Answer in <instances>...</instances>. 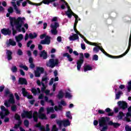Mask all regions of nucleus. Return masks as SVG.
I'll return each mask as SVG.
<instances>
[{
  "mask_svg": "<svg viewBox=\"0 0 131 131\" xmlns=\"http://www.w3.org/2000/svg\"><path fill=\"white\" fill-rule=\"evenodd\" d=\"M14 10H15V11H16V14H21V11L20 10H19L17 7H15L14 8Z\"/></svg>",
  "mask_w": 131,
  "mask_h": 131,
  "instance_id": "nucleus-55",
  "label": "nucleus"
},
{
  "mask_svg": "<svg viewBox=\"0 0 131 131\" xmlns=\"http://www.w3.org/2000/svg\"><path fill=\"white\" fill-rule=\"evenodd\" d=\"M4 112H5V114H4L3 112H0L1 119H4L6 116H8V115L10 114V111H9L8 109L5 111Z\"/></svg>",
  "mask_w": 131,
  "mask_h": 131,
  "instance_id": "nucleus-15",
  "label": "nucleus"
},
{
  "mask_svg": "<svg viewBox=\"0 0 131 131\" xmlns=\"http://www.w3.org/2000/svg\"><path fill=\"white\" fill-rule=\"evenodd\" d=\"M24 124L26 127H28L29 126V121L28 120H25L24 121Z\"/></svg>",
  "mask_w": 131,
  "mask_h": 131,
  "instance_id": "nucleus-39",
  "label": "nucleus"
},
{
  "mask_svg": "<svg viewBox=\"0 0 131 131\" xmlns=\"http://www.w3.org/2000/svg\"><path fill=\"white\" fill-rule=\"evenodd\" d=\"M63 57H67L69 62H72V61H73V58L71 57V55L68 53H63Z\"/></svg>",
  "mask_w": 131,
  "mask_h": 131,
  "instance_id": "nucleus-18",
  "label": "nucleus"
},
{
  "mask_svg": "<svg viewBox=\"0 0 131 131\" xmlns=\"http://www.w3.org/2000/svg\"><path fill=\"white\" fill-rule=\"evenodd\" d=\"M62 109L63 106H62V105L60 104H59L58 106L56 105L54 106V110L55 111H58V110H59V111H62Z\"/></svg>",
  "mask_w": 131,
  "mask_h": 131,
  "instance_id": "nucleus-30",
  "label": "nucleus"
},
{
  "mask_svg": "<svg viewBox=\"0 0 131 131\" xmlns=\"http://www.w3.org/2000/svg\"><path fill=\"white\" fill-rule=\"evenodd\" d=\"M18 83L19 84H21V85H23V84H25V85H27L28 84L27 80L26 78L22 77L19 78Z\"/></svg>",
  "mask_w": 131,
  "mask_h": 131,
  "instance_id": "nucleus-13",
  "label": "nucleus"
},
{
  "mask_svg": "<svg viewBox=\"0 0 131 131\" xmlns=\"http://www.w3.org/2000/svg\"><path fill=\"white\" fill-rule=\"evenodd\" d=\"M100 50L103 53V54L105 55V56L108 57V58H111L112 59H118L119 58L118 56H115L108 54L107 52H106V51H105V50L103 49L102 46H100Z\"/></svg>",
  "mask_w": 131,
  "mask_h": 131,
  "instance_id": "nucleus-11",
  "label": "nucleus"
},
{
  "mask_svg": "<svg viewBox=\"0 0 131 131\" xmlns=\"http://www.w3.org/2000/svg\"><path fill=\"white\" fill-rule=\"evenodd\" d=\"M121 95H122V92L119 91L117 94H116V100H118L120 98V97L121 96Z\"/></svg>",
  "mask_w": 131,
  "mask_h": 131,
  "instance_id": "nucleus-33",
  "label": "nucleus"
},
{
  "mask_svg": "<svg viewBox=\"0 0 131 131\" xmlns=\"http://www.w3.org/2000/svg\"><path fill=\"white\" fill-rule=\"evenodd\" d=\"M79 38V37L77 33L73 34V35L70 36L69 37L70 40H76V39H78Z\"/></svg>",
  "mask_w": 131,
  "mask_h": 131,
  "instance_id": "nucleus-21",
  "label": "nucleus"
},
{
  "mask_svg": "<svg viewBox=\"0 0 131 131\" xmlns=\"http://www.w3.org/2000/svg\"><path fill=\"white\" fill-rule=\"evenodd\" d=\"M14 118L15 120H21V116L19 115L18 114H15L14 116Z\"/></svg>",
  "mask_w": 131,
  "mask_h": 131,
  "instance_id": "nucleus-38",
  "label": "nucleus"
},
{
  "mask_svg": "<svg viewBox=\"0 0 131 131\" xmlns=\"http://www.w3.org/2000/svg\"><path fill=\"white\" fill-rule=\"evenodd\" d=\"M23 112L24 113H22L21 114V116L22 118H25V117H26L29 119H32V116H33V115H32V113L33 112L32 111H24Z\"/></svg>",
  "mask_w": 131,
  "mask_h": 131,
  "instance_id": "nucleus-8",
  "label": "nucleus"
},
{
  "mask_svg": "<svg viewBox=\"0 0 131 131\" xmlns=\"http://www.w3.org/2000/svg\"><path fill=\"white\" fill-rule=\"evenodd\" d=\"M129 49L127 48V49L126 50V51L122 55H120V56H117V57H119L118 58H121L122 57H124V56H125V55H126V54H127V53H128V52H129Z\"/></svg>",
  "mask_w": 131,
  "mask_h": 131,
  "instance_id": "nucleus-36",
  "label": "nucleus"
},
{
  "mask_svg": "<svg viewBox=\"0 0 131 131\" xmlns=\"http://www.w3.org/2000/svg\"><path fill=\"white\" fill-rule=\"evenodd\" d=\"M81 48L82 50H85V45L84 43H81Z\"/></svg>",
  "mask_w": 131,
  "mask_h": 131,
  "instance_id": "nucleus-64",
  "label": "nucleus"
},
{
  "mask_svg": "<svg viewBox=\"0 0 131 131\" xmlns=\"http://www.w3.org/2000/svg\"><path fill=\"white\" fill-rule=\"evenodd\" d=\"M45 111V108L43 107H41L39 110L38 113H42Z\"/></svg>",
  "mask_w": 131,
  "mask_h": 131,
  "instance_id": "nucleus-57",
  "label": "nucleus"
},
{
  "mask_svg": "<svg viewBox=\"0 0 131 131\" xmlns=\"http://www.w3.org/2000/svg\"><path fill=\"white\" fill-rule=\"evenodd\" d=\"M77 23H78V19H76L75 20V23L74 24V30L76 33L78 34V31L76 29V26H77Z\"/></svg>",
  "mask_w": 131,
  "mask_h": 131,
  "instance_id": "nucleus-28",
  "label": "nucleus"
},
{
  "mask_svg": "<svg viewBox=\"0 0 131 131\" xmlns=\"http://www.w3.org/2000/svg\"><path fill=\"white\" fill-rule=\"evenodd\" d=\"M60 104L62 105V106H66L67 105V103H66V102H65V101L62 100L60 101Z\"/></svg>",
  "mask_w": 131,
  "mask_h": 131,
  "instance_id": "nucleus-54",
  "label": "nucleus"
},
{
  "mask_svg": "<svg viewBox=\"0 0 131 131\" xmlns=\"http://www.w3.org/2000/svg\"><path fill=\"white\" fill-rule=\"evenodd\" d=\"M1 109L2 112H5V111L8 110V108H6V107L4 105L1 106Z\"/></svg>",
  "mask_w": 131,
  "mask_h": 131,
  "instance_id": "nucleus-51",
  "label": "nucleus"
},
{
  "mask_svg": "<svg viewBox=\"0 0 131 131\" xmlns=\"http://www.w3.org/2000/svg\"><path fill=\"white\" fill-rule=\"evenodd\" d=\"M9 45L10 46H12V47H15L16 46V41H14V40L12 39H9Z\"/></svg>",
  "mask_w": 131,
  "mask_h": 131,
  "instance_id": "nucleus-31",
  "label": "nucleus"
},
{
  "mask_svg": "<svg viewBox=\"0 0 131 131\" xmlns=\"http://www.w3.org/2000/svg\"><path fill=\"white\" fill-rule=\"evenodd\" d=\"M22 94L23 97H27L29 95L28 92L26 91V89L25 88L21 89Z\"/></svg>",
  "mask_w": 131,
  "mask_h": 131,
  "instance_id": "nucleus-26",
  "label": "nucleus"
},
{
  "mask_svg": "<svg viewBox=\"0 0 131 131\" xmlns=\"http://www.w3.org/2000/svg\"><path fill=\"white\" fill-rule=\"evenodd\" d=\"M29 36L30 39H33L34 38H36V37L37 36V34L35 32H34L33 33H30L29 34Z\"/></svg>",
  "mask_w": 131,
  "mask_h": 131,
  "instance_id": "nucleus-23",
  "label": "nucleus"
},
{
  "mask_svg": "<svg viewBox=\"0 0 131 131\" xmlns=\"http://www.w3.org/2000/svg\"><path fill=\"white\" fill-rule=\"evenodd\" d=\"M71 14L72 16H74V17L75 18V20H76V19H78V20L80 21V18L78 17V15L75 14V13H74L73 12H72Z\"/></svg>",
  "mask_w": 131,
  "mask_h": 131,
  "instance_id": "nucleus-47",
  "label": "nucleus"
},
{
  "mask_svg": "<svg viewBox=\"0 0 131 131\" xmlns=\"http://www.w3.org/2000/svg\"><path fill=\"white\" fill-rule=\"evenodd\" d=\"M4 90H5V85L0 86V93L4 92Z\"/></svg>",
  "mask_w": 131,
  "mask_h": 131,
  "instance_id": "nucleus-63",
  "label": "nucleus"
},
{
  "mask_svg": "<svg viewBox=\"0 0 131 131\" xmlns=\"http://www.w3.org/2000/svg\"><path fill=\"white\" fill-rule=\"evenodd\" d=\"M13 52L10 50H6V56L8 61H11L13 59Z\"/></svg>",
  "mask_w": 131,
  "mask_h": 131,
  "instance_id": "nucleus-14",
  "label": "nucleus"
},
{
  "mask_svg": "<svg viewBox=\"0 0 131 131\" xmlns=\"http://www.w3.org/2000/svg\"><path fill=\"white\" fill-rule=\"evenodd\" d=\"M99 126L102 127L100 131H106L108 129V125L114 126L115 128H117L120 126V124L118 123H114L112 121H110V118L108 117H102L98 120Z\"/></svg>",
  "mask_w": 131,
  "mask_h": 131,
  "instance_id": "nucleus-2",
  "label": "nucleus"
},
{
  "mask_svg": "<svg viewBox=\"0 0 131 131\" xmlns=\"http://www.w3.org/2000/svg\"><path fill=\"white\" fill-rule=\"evenodd\" d=\"M125 130L126 131H131V127H129L128 125L125 126Z\"/></svg>",
  "mask_w": 131,
  "mask_h": 131,
  "instance_id": "nucleus-52",
  "label": "nucleus"
},
{
  "mask_svg": "<svg viewBox=\"0 0 131 131\" xmlns=\"http://www.w3.org/2000/svg\"><path fill=\"white\" fill-rule=\"evenodd\" d=\"M32 118L35 122H37V121H38V113H37V112L35 111L33 113Z\"/></svg>",
  "mask_w": 131,
  "mask_h": 131,
  "instance_id": "nucleus-20",
  "label": "nucleus"
},
{
  "mask_svg": "<svg viewBox=\"0 0 131 131\" xmlns=\"http://www.w3.org/2000/svg\"><path fill=\"white\" fill-rule=\"evenodd\" d=\"M23 34H19L18 36H15V39L17 42H19L20 41V40H22L23 39Z\"/></svg>",
  "mask_w": 131,
  "mask_h": 131,
  "instance_id": "nucleus-22",
  "label": "nucleus"
},
{
  "mask_svg": "<svg viewBox=\"0 0 131 131\" xmlns=\"http://www.w3.org/2000/svg\"><path fill=\"white\" fill-rule=\"evenodd\" d=\"M29 63H33V58L32 57H30L29 58Z\"/></svg>",
  "mask_w": 131,
  "mask_h": 131,
  "instance_id": "nucleus-62",
  "label": "nucleus"
},
{
  "mask_svg": "<svg viewBox=\"0 0 131 131\" xmlns=\"http://www.w3.org/2000/svg\"><path fill=\"white\" fill-rule=\"evenodd\" d=\"M14 96L17 101H19V100H20V97L19 96V95H18V93H15Z\"/></svg>",
  "mask_w": 131,
  "mask_h": 131,
  "instance_id": "nucleus-53",
  "label": "nucleus"
},
{
  "mask_svg": "<svg viewBox=\"0 0 131 131\" xmlns=\"http://www.w3.org/2000/svg\"><path fill=\"white\" fill-rule=\"evenodd\" d=\"M9 95V99L8 100V102L6 101L4 103L5 106L7 107H9V103L10 104H15V99H14V94H11V92H10V90L9 89H7L5 90V92L4 94L5 97H8Z\"/></svg>",
  "mask_w": 131,
  "mask_h": 131,
  "instance_id": "nucleus-3",
  "label": "nucleus"
},
{
  "mask_svg": "<svg viewBox=\"0 0 131 131\" xmlns=\"http://www.w3.org/2000/svg\"><path fill=\"white\" fill-rule=\"evenodd\" d=\"M118 105L120 109H122V110L127 109V103L125 101H119L118 102Z\"/></svg>",
  "mask_w": 131,
  "mask_h": 131,
  "instance_id": "nucleus-10",
  "label": "nucleus"
},
{
  "mask_svg": "<svg viewBox=\"0 0 131 131\" xmlns=\"http://www.w3.org/2000/svg\"><path fill=\"white\" fill-rule=\"evenodd\" d=\"M57 86V83H54L53 85V92H56V87Z\"/></svg>",
  "mask_w": 131,
  "mask_h": 131,
  "instance_id": "nucleus-59",
  "label": "nucleus"
},
{
  "mask_svg": "<svg viewBox=\"0 0 131 131\" xmlns=\"http://www.w3.org/2000/svg\"><path fill=\"white\" fill-rule=\"evenodd\" d=\"M31 92L33 94V95H34V96H36V95H37V90H36L34 88H32Z\"/></svg>",
  "mask_w": 131,
  "mask_h": 131,
  "instance_id": "nucleus-35",
  "label": "nucleus"
},
{
  "mask_svg": "<svg viewBox=\"0 0 131 131\" xmlns=\"http://www.w3.org/2000/svg\"><path fill=\"white\" fill-rule=\"evenodd\" d=\"M56 123L58 124L59 126H62V124H63V120H57Z\"/></svg>",
  "mask_w": 131,
  "mask_h": 131,
  "instance_id": "nucleus-48",
  "label": "nucleus"
},
{
  "mask_svg": "<svg viewBox=\"0 0 131 131\" xmlns=\"http://www.w3.org/2000/svg\"><path fill=\"white\" fill-rule=\"evenodd\" d=\"M59 25L57 22H55L54 25L51 24L50 26L51 28V32L52 34L53 35H57L58 34V30H57V28L59 27Z\"/></svg>",
  "mask_w": 131,
  "mask_h": 131,
  "instance_id": "nucleus-7",
  "label": "nucleus"
},
{
  "mask_svg": "<svg viewBox=\"0 0 131 131\" xmlns=\"http://www.w3.org/2000/svg\"><path fill=\"white\" fill-rule=\"evenodd\" d=\"M105 112L107 114L108 116H113V114H114V112H111L112 110L110 109V108L107 107L105 110Z\"/></svg>",
  "mask_w": 131,
  "mask_h": 131,
  "instance_id": "nucleus-24",
  "label": "nucleus"
},
{
  "mask_svg": "<svg viewBox=\"0 0 131 131\" xmlns=\"http://www.w3.org/2000/svg\"><path fill=\"white\" fill-rule=\"evenodd\" d=\"M72 96L69 92H66L65 95V98L67 99L68 98L69 99H70V98H72Z\"/></svg>",
  "mask_w": 131,
  "mask_h": 131,
  "instance_id": "nucleus-42",
  "label": "nucleus"
},
{
  "mask_svg": "<svg viewBox=\"0 0 131 131\" xmlns=\"http://www.w3.org/2000/svg\"><path fill=\"white\" fill-rule=\"evenodd\" d=\"M8 12L9 14H13L14 13V9L12 7H10L8 9Z\"/></svg>",
  "mask_w": 131,
  "mask_h": 131,
  "instance_id": "nucleus-41",
  "label": "nucleus"
},
{
  "mask_svg": "<svg viewBox=\"0 0 131 131\" xmlns=\"http://www.w3.org/2000/svg\"><path fill=\"white\" fill-rule=\"evenodd\" d=\"M47 114H49V113H54L55 112V111L54 110V107H48L47 108Z\"/></svg>",
  "mask_w": 131,
  "mask_h": 131,
  "instance_id": "nucleus-32",
  "label": "nucleus"
},
{
  "mask_svg": "<svg viewBox=\"0 0 131 131\" xmlns=\"http://www.w3.org/2000/svg\"><path fill=\"white\" fill-rule=\"evenodd\" d=\"M18 70V69L17 68V67L16 66H14L11 68V71H12V72H13V73H16V72H17Z\"/></svg>",
  "mask_w": 131,
  "mask_h": 131,
  "instance_id": "nucleus-46",
  "label": "nucleus"
},
{
  "mask_svg": "<svg viewBox=\"0 0 131 131\" xmlns=\"http://www.w3.org/2000/svg\"><path fill=\"white\" fill-rule=\"evenodd\" d=\"M17 55H18V56L23 55V51H22L20 49H18L17 51Z\"/></svg>",
  "mask_w": 131,
  "mask_h": 131,
  "instance_id": "nucleus-40",
  "label": "nucleus"
},
{
  "mask_svg": "<svg viewBox=\"0 0 131 131\" xmlns=\"http://www.w3.org/2000/svg\"><path fill=\"white\" fill-rule=\"evenodd\" d=\"M118 118L120 119H122V117H123V112H120L119 113V115L118 116Z\"/></svg>",
  "mask_w": 131,
  "mask_h": 131,
  "instance_id": "nucleus-49",
  "label": "nucleus"
},
{
  "mask_svg": "<svg viewBox=\"0 0 131 131\" xmlns=\"http://www.w3.org/2000/svg\"><path fill=\"white\" fill-rule=\"evenodd\" d=\"M40 57L41 58L42 57L43 60L48 59V53L46 52V50H43L42 51H41V53L40 54Z\"/></svg>",
  "mask_w": 131,
  "mask_h": 131,
  "instance_id": "nucleus-17",
  "label": "nucleus"
},
{
  "mask_svg": "<svg viewBox=\"0 0 131 131\" xmlns=\"http://www.w3.org/2000/svg\"><path fill=\"white\" fill-rule=\"evenodd\" d=\"M10 26L12 27V34L15 36L17 34V31L18 32H21V28L22 25L24 24V20L25 17H19L17 19L15 17H9Z\"/></svg>",
  "mask_w": 131,
  "mask_h": 131,
  "instance_id": "nucleus-1",
  "label": "nucleus"
},
{
  "mask_svg": "<svg viewBox=\"0 0 131 131\" xmlns=\"http://www.w3.org/2000/svg\"><path fill=\"white\" fill-rule=\"evenodd\" d=\"M32 43V40H30L27 43V48H29L30 47V45Z\"/></svg>",
  "mask_w": 131,
  "mask_h": 131,
  "instance_id": "nucleus-58",
  "label": "nucleus"
},
{
  "mask_svg": "<svg viewBox=\"0 0 131 131\" xmlns=\"http://www.w3.org/2000/svg\"><path fill=\"white\" fill-rule=\"evenodd\" d=\"M84 62V56L83 53H80L79 60L77 61V69L78 71H80V69L81 68V66L83 64Z\"/></svg>",
  "mask_w": 131,
  "mask_h": 131,
  "instance_id": "nucleus-6",
  "label": "nucleus"
},
{
  "mask_svg": "<svg viewBox=\"0 0 131 131\" xmlns=\"http://www.w3.org/2000/svg\"><path fill=\"white\" fill-rule=\"evenodd\" d=\"M63 97H64V93L63 92V91L60 90L58 92V94L57 95V97L58 99H62L63 98Z\"/></svg>",
  "mask_w": 131,
  "mask_h": 131,
  "instance_id": "nucleus-27",
  "label": "nucleus"
},
{
  "mask_svg": "<svg viewBox=\"0 0 131 131\" xmlns=\"http://www.w3.org/2000/svg\"><path fill=\"white\" fill-rule=\"evenodd\" d=\"M63 126L66 127V126H69L70 125V121L68 119L63 120Z\"/></svg>",
  "mask_w": 131,
  "mask_h": 131,
  "instance_id": "nucleus-29",
  "label": "nucleus"
},
{
  "mask_svg": "<svg viewBox=\"0 0 131 131\" xmlns=\"http://www.w3.org/2000/svg\"><path fill=\"white\" fill-rule=\"evenodd\" d=\"M127 91L129 93L131 91V81L128 82V86L127 87Z\"/></svg>",
  "mask_w": 131,
  "mask_h": 131,
  "instance_id": "nucleus-44",
  "label": "nucleus"
},
{
  "mask_svg": "<svg viewBox=\"0 0 131 131\" xmlns=\"http://www.w3.org/2000/svg\"><path fill=\"white\" fill-rule=\"evenodd\" d=\"M93 70V68L90 65H86L84 67V71L86 72V71H90Z\"/></svg>",
  "mask_w": 131,
  "mask_h": 131,
  "instance_id": "nucleus-25",
  "label": "nucleus"
},
{
  "mask_svg": "<svg viewBox=\"0 0 131 131\" xmlns=\"http://www.w3.org/2000/svg\"><path fill=\"white\" fill-rule=\"evenodd\" d=\"M51 59H50L49 62L46 63V66L50 67V68H54L56 66H58V64H60L59 59L58 58L55 59V55H51Z\"/></svg>",
  "mask_w": 131,
  "mask_h": 131,
  "instance_id": "nucleus-4",
  "label": "nucleus"
},
{
  "mask_svg": "<svg viewBox=\"0 0 131 131\" xmlns=\"http://www.w3.org/2000/svg\"><path fill=\"white\" fill-rule=\"evenodd\" d=\"M53 83H54V79L52 78L49 82V85H53Z\"/></svg>",
  "mask_w": 131,
  "mask_h": 131,
  "instance_id": "nucleus-60",
  "label": "nucleus"
},
{
  "mask_svg": "<svg viewBox=\"0 0 131 131\" xmlns=\"http://www.w3.org/2000/svg\"><path fill=\"white\" fill-rule=\"evenodd\" d=\"M20 68H23L24 69V70H26V71H28V67L26 66H24L23 64H21L19 66Z\"/></svg>",
  "mask_w": 131,
  "mask_h": 131,
  "instance_id": "nucleus-43",
  "label": "nucleus"
},
{
  "mask_svg": "<svg viewBox=\"0 0 131 131\" xmlns=\"http://www.w3.org/2000/svg\"><path fill=\"white\" fill-rule=\"evenodd\" d=\"M92 60L93 61H98V60H99V56L96 54L94 55Z\"/></svg>",
  "mask_w": 131,
  "mask_h": 131,
  "instance_id": "nucleus-45",
  "label": "nucleus"
},
{
  "mask_svg": "<svg viewBox=\"0 0 131 131\" xmlns=\"http://www.w3.org/2000/svg\"><path fill=\"white\" fill-rule=\"evenodd\" d=\"M66 117H67L68 118H69V119H72V116H71L70 111L67 112Z\"/></svg>",
  "mask_w": 131,
  "mask_h": 131,
  "instance_id": "nucleus-37",
  "label": "nucleus"
},
{
  "mask_svg": "<svg viewBox=\"0 0 131 131\" xmlns=\"http://www.w3.org/2000/svg\"><path fill=\"white\" fill-rule=\"evenodd\" d=\"M84 56L85 57V58H86V59H89V58H90V53H84Z\"/></svg>",
  "mask_w": 131,
  "mask_h": 131,
  "instance_id": "nucleus-56",
  "label": "nucleus"
},
{
  "mask_svg": "<svg viewBox=\"0 0 131 131\" xmlns=\"http://www.w3.org/2000/svg\"><path fill=\"white\" fill-rule=\"evenodd\" d=\"M38 118L41 120H47L48 119V117L43 113H38Z\"/></svg>",
  "mask_w": 131,
  "mask_h": 131,
  "instance_id": "nucleus-19",
  "label": "nucleus"
},
{
  "mask_svg": "<svg viewBox=\"0 0 131 131\" xmlns=\"http://www.w3.org/2000/svg\"><path fill=\"white\" fill-rule=\"evenodd\" d=\"M101 46H97L95 47H94L93 48V52H94V53H99V51H100V49Z\"/></svg>",
  "mask_w": 131,
  "mask_h": 131,
  "instance_id": "nucleus-34",
  "label": "nucleus"
},
{
  "mask_svg": "<svg viewBox=\"0 0 131 131\" xmlns=\"http://www.w3.org/2000/svg\"><path fill=\"white\" fill-rule=\"evenodd\" d=\"M1 33L4 35H11L12 31L10 30V29H3L1 30Z\"/></svg>",
  "mask_w": 131,
  "mask_h": 131,
  "instance_id": "nucleus-12",
  "label": "nucleus"
},
{
  "mask_svg": "<svg viewBox=\"0 0 131 131\" xmlns=\"http://www.w3.org/2000/svg\"><path fill=\"white\" fill-rule=\"evenodd\" d=\"M40 39H43L45 38L44 40H41L40 42V45H50L51 43V37L47 36L46 34L40 35Z\"/></svg>",
  "mask_w": 131,
  "mask_h": 131,
  "instance_id": "nucleus-5",
  "label": "nucleus"
},
{
  "mask_svg": "<svg viewBox=\"0 0 131 131\" xmlns=\"http://www.w3.org/2000/svg\"><path fill=\"white\" fill-rule=\"evenodd\" d=\"M68 8L67 11L66 12V15L68 16V18H71L72 17V10H71V9L70 8V6H67Z\"/></svg>",
  "mask_w": 131,
  "mask_h": 131,
  "instance_id": "nucleus-16",
  "label": "nucleus"
},
{
  "mask_svg": "<svg viewBox=\"0 0 131 131\" xmlns=\"http://www.w3.org/2000/svg\"><path fill=\"white\" fill-rule=\"evenodd\" d=\"M52 130H53V131H57L58 130V128H57V126L56 125H53V129Z\"/></svg>",
  "mask_w": 131,
  "mask_h": 131,
  "instance_id": "nucleus-61",
  "label": "nucleus"
},
{
  "mask_svg": "<svg viewBox=\"0 0 131 131\" xmlns=\"http://www.w3.org/2000/svg\"><path fill=\"white\" fill-rule=\"evenodd\" d=\"M11 110L13 111V112H16L17 111V106L12 105L11 106Z\"/></svg>",
  "mask_w": 131,
  "mask_h": 131,
  "instance_id": "nucleus-50",
  "label": "nucleus"
},
{
  "mask_svg": "<svg viewBox=\"0 0 131 131\" xmlns=\"http://www.w3.org/2000/svg\"><path fill=\"white\" fill-rule=\"evenodd\" d=\"M45 73V69L42 67H38L37 70L35 71V77H40L41 74Z\"/></svg>",
  "mask_w": 131,
  "mask_h": 131,
  "instance_id": "nucleus-9",
  "label": "nucleus"
}]
</instances>
